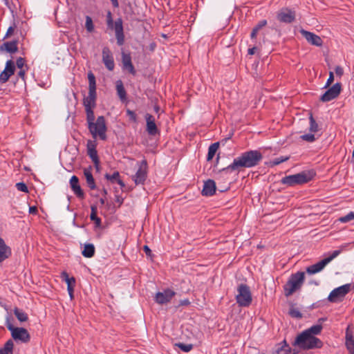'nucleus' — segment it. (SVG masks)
I'll return each mask as SVG.
<instances>
[{
	"instance_id": "f257e3e1",
	"label": "nucleus",
	"mask_w": 354,
	"mask_h": 354,
	"mask_svg": "<svg viewBox=\"0 0 354 354\" xmlns=\"http://www.w3.org/2000/svg\"><path fill=\"white\" fill-rule=\"evenodd\" d=\"M263 156L259 151L250 150L241 153L234 158L232 163L223 169V171H240L241 168H250L259 164Z\"/></svg>"
},
{
	"instance_id": "f03ea898",
	"label": "nucleus",
	"mask_w": 354,
	"mask_h": 354,
	"mask_svg": "<svg viewBox=\"0 0 354 354\" xmlns=\"http://www.w3.org/2000/svg\"><path fill=\"white\" fill-rule=\"evenodd\" d=\"M88 93L83 99V104L85 108L86 116L92 117L94 114L93 109L96 106L97 93L95 77L92 72L88 73Z\"/></svg>"
},
{
	"instance_id": "7ed1b4c3",
	"label": "nucleus",
	"mask_w": 354,
	"mask_h": 354,
	"mask_svg": "<svg viewBox=\"0 0 354 354\" xmlns=\"http://www.w3.org/2000/svg\"><path fill=\"white\" fill-rule=\"evenodd\" d=\"M88 129L93 138L99 137L100 139L105 140L106 139L107 127L104 116H98L95 122V115L92 117L86 116Z\"/></svg>"
},
{
	"instance_id": "20e7f679",
	"label": "nucleus",
	"mask_w": 354,
	"mask_h": 354,
	"mask_svg": "<svg viewBox=\"0 0 354 354\" xmlns=\"http://www.w3.org/2000/svg\"><path fill=\"white\" fill-rule=\"evenodd\" d=\"M294 345L303 350H309L321 348L323 344L319 338L303 331L296 337Z\"/></svg>"
},
{
	"instance_id": "39448f33",
	"label": "nucleus",
	"mask_w": 354,
	"mask_h": 354,
	"mask_svg": "<svg viewBox=\"0 0 354 354\" xmlns=\"http://www.w3.org/2000/svg\"><path fill=\"white\" fill-rule=\"evenodd\" d=\"M314 175L315 173L312 171H304L294 175L283 177L281 180V183L290 187L302 185L311 180Z\"/></svg>"
},
{
	"instance_id": "423d86ee",
	"label": "nucleus",
	"mask_w": 354,
	"mask_h": 354,
	"mask_svg": "<svg viewBox=\"0 0 354 354\" xmlns=\"http://www.w3.org/2000/svg\"><path fill=\"white\" fill-rule=\"evenodd\" d=\"M106 24L109 29L115 31V35L118 46H122L124 43L125 37L123 28V21L122 18H118L114 22L113 21L112 14L108 11L106 14Z\"/></svg>"
},
{
	"instance_id": "0eeeda50",
	"label": "nucleus",
	"mask_w": 354,
	"mask_h": 354,
	"mask_svg": "<svg viewBox=\"0 0 354 354\" xmlns=\"http://www.w3.org/2000/svg\"><path fill=\"white\" fill-rule=\"evenodd\" d=\"M305 279L304 272H297L292 274L283 286L284 295L286 297L292 295L295 291L299 290Z\"/></svg>"
},
{
	"instance_id": "6e6552de",
	"label": "nucleus",
	"mask_w": 354,
	"mask_h": 354,
	"mask_svg": "<svg viewBox=\"0 0 354 354\" xmlns=\"http://www.w3.org/2000/svg\"><path fill=\"white\" fill-rule=\"evenodd\" d=\"M237 292L238 294L236 296L237 304L243 307L249 306L252 300L249 286L241 283L238 286Z\"/></svg>"
},
{
	"instance_id": "1a4fd4ad",
	"label": "nucleus",
	"mask_w": 354,
	"mask_h": 354,
	"mask_svg": "<svg viewBox=\"0 0 354 354\" xmlns=\"http://www.w3.org/2000/svg\"><path fill=\"white\" fill-rule=\"evenodd\" d=\"M351 290V284L347 283L333 290L328 297V300L335 303L343 300L344 297Z\"/></svg>"
},
{
	"instance_id": "9d476101",
	"label": "nucleus",
	"mask_w": 354,
	"mask_h": 354,
	"mask_svg": "<svg viewBox=\"0 0 354 354\" xmlns=\"http://www.w3.org/2000/svg\"><path fill=\"white\" fill-rule=\"evenodd\" d=\"M147 162L145 159L138 163V169L132 176L133 180L136 185H143L147 177Z\"/></svg>"
},
{
	"instance_id": "9b49d317",
	"label": "nucleus",
	"mask_w": 354,
	"mask_h": 354,
	"mask_svg": "<svg viewBox=\"0 0 354 354\" xmlns=\"http://www.w3.org/2000/svg\"><path fill=\"white\" fill-rule=\"evenodd\" d=\"M342 91V84L337 82L329 88L320 97V100L326 102L335 99Z\"/></svg>"
},
{
	"instance_id": "f8f14e48",
	"label": "nucleus",
	"mask_w": 354,
	"mask_h": 354,
	"mask_svg": "<svg viewBox=\"0 0 354 354\" xmlns=\"http://www.w3.org/2000/svg\"><path fill=\"white\" fill-rule=\"evenodd\" d=\"M295 10L283 8L278 12L277 18L280 22L290 24L295 20Z\"/></svg>"
},
{
	"instance_id": "ddd939ff",
	"label": "nucleus",
	"mask_w": 354,
	"mask_h": 354,
	"mask_svg": "<svg viewBox=\"0 0 354 354\" xmlns=\"http://www.w3.org/2000/svg\"><path fill=\"white\" fill-rule=\"evenodd\" d=\"M12 320H13L12 318ZM6 326L10 331L13 339L22 341V327H15L10 316L6 317Z\"/></svg>"
},
{
	"instance_id": "4468645a",
	"label": "nucleus",
	"mask_w": 354,
	"mask_h": 354,
	"mask_svg": "<svg viewBox=\"0 0 354 354\" xmlns=\"http://www.w3.org/2000/svg\"><path fill=\"white\" fill-rule=\"evenodd\" d=\"M300 33L306 39V41L312 45L321 46L323 44L322 38L313 32L301 29L300 30Z\"/></svg>"
},
{
	"instance_id": "2eb2a0df",
	"label": "nucleus",
	"mask_w": 354,
	"mask_h": 354,
	"mask_svg": "<svg viewBox=\"0 0 354 354\" xmlns=\"http://www.w3.org/2000/svg\"><path fill=\"white\" fill-rule=\"evenodd\" d=\"M102 62L108 70H113L115 66L114 59L112 53L108 47H104L102 49Z\"/></svg>"
},
{
	"instance_id": "dca6fc26",
	"label": "nucleus",
	"mask_w": 354,
	"mask_h": 354,
	"mask_svg": "<svg viewBox=\"0 0 354 354\" xmlns=\"http://www.w3.org/2000/svg\"><path fill=\"white\" fill-rule=\"evenodd\" d=\"M15 70L14 62L12 60L7 61L5 69L0 74V82L1 83L6 82L10 77L14 74Z\"/></svg>"
},
{
	"instance_id": "f3484780",
	"label": "nucleus",
	"mask_w": 354,
	"mask_h": 354,
	"mask_svg": "<svg viewBox=\"0 0 354 354\" xmlns=\"http://www.w3.org/2000/svg\"><path fill=\"white\" fill-rule=\"evenodd\" d=\"M174 295V291L170 289H167L163 292H158L156 293L155 300L158 304H163L169 302Z\"/></svg>"
},
{
	"instance_id": "a211bd4d",
	"label": "nucleus",
	"mask_w": 354,
	"mask_h": 354,
	"mask_svg": "<svg viewBox=\"0 0 354 354\" xmlns=\"http://www.w3.org/2000/svg\"><path fill=\"white\" fill-rule=\"evenodd\" d=\"M145 118L147 122L146 130L147 133L151 136H155L158 133V129L156 124L154 117L149 113H147Z\"/></svg>"
},
{
	"instance_id": "6ab92c4d",
	"label": "nucleus",
	"mask_w": 354,
	"mask_h": 354,
	"mask_svg": "<svg viewBox=\"0 0 354 354\" xmlns=\"http://www.w3.org/2000/svg\"><path fill=\"white\" fill-rule=\"evenodd\" d=\"M122 62L123 65V68L124 69L128 70V71L132 74L133 75H135L136 73V71L134 68V66L131 62V57L129 53H122Z\"/></svg>"
},
{
	"instance_id": "aec40b11",
	"label": "nucleus",
	"mask_w": 354,
	"mask_h": 354,
	"mask_svg": "<svg viewBox=\"0 0 354 354\" xmlns=\"http://www.w3.org/2000/svg\"><path fill=\"white\" fill-rule=\"evenodd\" d=\"M92 170L93 167L91 166H89L86 168H84L83 170L84 176L86 178V182L88 185V187L91 189L94 190L96 189V184L95 179L92 174Z\"/></svg>"
},
{
	"instance_id": "412c9836",
	"label": "nucleus",
	"mask_w": 354,
	"mask_h": 354,
	"mask_svg": "<svg viewBox=\"0 0 354 354\" xmlns=\"http://www.w3.org/2000/svg\"><path fill=\"white\" fill-rule=\"evenodd\" d=\"M216 187L215 182L209 179L204 183L202 194L206 196H211L215 194Z\"/></svg>"
},
{
	"instance_id": "4be33fe9",
	"label": "nucleus",
	"mask_w": 354,
	"mask_h": 354,
	"mask_svg": "<svg viewBox=\"0 0 354 354\" xmlns=\"http://www.w3.org/2000/svg\"><path fill=\"white\" fill-rule=\"evenodd\" d=\"M61 277L65 281V282L67 283V290H68V294L70 295V297L71 299H73V298L74 287L75 285V279L74 277H69V276L66 272H62Z\"/></svg>"
},
{
	"instance_id": "5701e85b",
	"label": "nucleus",
	"mask_w": 354,
	"mask_h": 354,
	"mask_svg": "<svg viewBox=\"0 0 354 354\" xmlns=\"http://www.w3.org/2000/svg\"><path fill=\"white\" fill-rule=\"evenodd\" d=\"M87 154L92 160L94 164L97 163V160H99L98 156H97V151L96 150V145L94 143V142H92L91 140H88L87 142Z\"/></svg>"
},
{
	"instance_id": "b1692460",
	"label": "nucleus",
	"mask_w": 354,
	"mask_h": 354,
	"mask_svg": "<svg viewBox=\"0 0 354 354\" xmlns=\"http://www.w3.org/2000/svg\"><path fill=\"white\" fill-rule=\"evenodd\" d=\"M327 264L328 263H326V260L324 259L322 261L317 262V263L307 267L306 272L310 274H316L322 271Z\"/></svg>"
},
{
	"instance_id": "393cba45",
	"label": "nucleus",
	"mask_w": 354,
	"mask_h": 354,
	"mask_svg": "<svg viewBox=\"0 0 354 354\" xmlns=\"http://www.w3.org/2000/svg\"><path fill=\"white\" fill-rule=\"evenodd\" d=\"M0 50L10 53H15L18 50L17 41H11L4 42L1 46H0Z\"/></svg>"
},
{
	"instance_id": "a878e982",
	"label": "nucleus",
	"mask_w": 354,
	"mask_h": 354,
	"mask_svg": "<svg viewBox=\"0 0 354 354\" xmlns=\"http://www.w3.org/2000/svg\"><path fill=\"white\" fill-rule=\"evenodd\" d=\"M10 250L6 245L3 239L0 237V262H2L10 255Z\"/></svg>"
},
{
	"instance_id": "bb28decb",
	"label": "nucleus",
	"mask_w": 354,
	"mask_h": 354,
	"mask_svg": "<svg viewBox=\"0 0 354 354\" xmlns=\"http://www.w3.org/2000/svg\"><path fill=\"white\" fill-rule=\"evenodd\" d=\"M346 346L351 354H354V337L347 328L346 332Z\"/></svg>"
},
{
	"instance_id": "cd10ccee",
	"label": "nucleus",
	"mask_w": 354,
	"mask_h": 354,
	"mask_svg": "<svg viewBox=\"0 0 354 354\" xmlns=\"http://www.w3.org/2000/svg\"><path fill=\"white\" fill-rule=\"evenodd\" d=\"M104 177L111 183L116 182L121 186V187H124L125 186L124 182L120 179V173L118 171H115L113 174H106Z\"/></svg>"
},
{
	"instance_id": "c85d7f7f",
	"label": "nucleus",
	"mask_w": 354,
	"mask_h": 354,
	"mask_svg": "<svg viewBox=\"0 0 354 354\" xmlns=\"http://www.w3.org/2000/svg\"><path fill=\"white\" fill-rule=\"evenodd\" d=\"M116 91L118 97L122 101H125L127 100V93L124 89L123 83L122 80H118L116 82Z\"/></svg>"
},
{
	"instance_id": "c756f323",
	"label": "nucleus",
	"mask_w": 354,
	"mask_h": 354,
	"mask_svg": "<svg viewBox=\"0 0 354 354\" xmlns=\"http://www.w3.org/2000/svg\"><path fill=\"white\" fill-rule=\"evenodd\" d=\"M82 255L86 258H91L95 254V247L92 243L84 245V250L82 252Z\"/></svg>"
},
{
	"instance_id": "7c9ffc66",
	"label": "nucleus",
	"mask_w": 354,
	"mask_h": 354,
	"mask_svg": "<svg viewBox=\"0 0 354 354\" xmlns=\"http://www.w3.org/2000/svg\"><path fill=\"white\" fill-rule=\"evenodd\" d=\"M14 348V342L12 339H8L3 347L0 348V354H12Z\"/></svg>"
},
{
	"instance_id": "2f4dec72",
	"label": "nucleus",
	"mask_w": 354,
	"mask_h": 354,
	"mask_svg": "<svg viewBox=\"0 0 354 354\" xmlns=\"http://www.w3.org/2000/svg\"><path fill=\"white\" fill-rule=\"evenodd\" d=\"M218 147H219V142H214L209 147L207 156V160L208 161L211 160L214 158Z\"/></svg>"
},
{
	"instance_id": "473e14b6",
	"label": "nucleus",
	"mask_w": 354,
	"mask_h": 354,
	"mask_svg": "<svg viewBox=\"0 0 354 354\" xmlns=\"http://www.w3.org/2000/svg\"><path fill=\"white\" fill-rule=\"evenodd\" d=\"M322 329V326L321 324H317L311 326L310 328L305 330L304 332H306L310 335H319Z\"/></svg>"
},
{
	"instance_id": "72a5a7b5",
	"label": "nucleus",
	"mask_w": 354,
	"mask_h": 354,
	"mask_svg": "<svg viewBox=\"0 0 354 354\" xmlns=\"http://www.w3.org/2000/svg\"><path fill=\"white\" fill-rule=\"evenodd\" d=\"M91 220L93 221L97 226H100L101 224V219L97 216V207L95 206H91Z\"/></svg>"
},
{
	"instance_id": "f704fd0d",
	"label": "nucleus",
	"mask_w": 354,
	"mask_h": 354,
	"mask_svg": "<svg viewBox=\"0 0 354 354\" xmlns=\"http://www.w3.org/2000/svg\"><path fill=\"white\" fill-rule=\"evenodd\" d=\"M309 120H310V127H309L310 131L313 132V133L317 132L319 131V127L312 114L310 115Z\"/></svg>"
},
{
	"instance_id": "c9c22d12",
	"label": "nucleus",
	"mask_w": 354,
	"mask_h": 354,
	"mask_svg": "<svg viewBox=\"0 0 354 354\" xmlns=\"http://www.w3.org/2000/svg\"><path fill=\"white\" fill-rule=\"evenodd\" d=\"M71 189L77 198L81 199H83L84 198V193L82 189L80 184L77 186H74L73 187L71 188Z\"/></svg>"
},
{
	"instance_id": "e433bc0d",
	"label": "nucleus",
	"mask_w": 354,
	"mask_h": 354,
	"mask_svg": "<svg viewBox=\"0 0 354 354\" xmlns=\"http://www.w3.org/2000/svg\"><path fill=\"white\" fill-rule=\"evenodd\" d=\"M289 159V157L288 156H286V157H283V156H281V157H278V158H276L274 159H273L272 160H271L270 162V164L272 167L273 166H276V165H278L286 160H288Z\"/></svg>"
},
{
	"instance_id": "4c0bfd02",
	"label": "nucleus",
	"mask_w": 354,
	"mask_h": 354,
	"mask_svg": "<svg viewBox=\"0 0 354 354\" xmlns=\"http://www.w3.org/2000/svg\"><path fill=\"white\" fill-rule=\"evenodd\" d=\"M290 352V348L288 344H286V342L284 341V345L280 346L277 349V354H289Z\"/></svg>"
},
{
	"instance_id": "58836bf2",
	"label": "nucleus",
	"mask_w": 354,
	"mask_h": 354,
	"mask_svg": "<svg viewBox=\"0 0 354 354\" xmlns=\"http://www.w3.org/2000/svg\"><path fill=\"white\" fill-rule=\"evenodd\" d=\"M354 219V212H350L346 215L339 218L341 223H347Z\"/></svg>"
},
{
	"instance_id": "ea45409f",
	"label": "nucleus",
	"mask_w": 354,
	"mask_h": 354,
	"mask_svg": "<svg viewBox=\"0 0 354 354\" xmlns=\"http://www.w3.org/2000/svg\"><path fill=\"white\" fill-rule=\"evenodd\" d=\"M289 314L292 317H294V318L299 319V318L302 317V314L300 313L299 309L294 308V307H291L290 308Z\"/></svg>"
},
{
	"instance_id": "a19ab883",
	"label": "nucleus",
	"mask_w": 354,
	"mask_h": 354,
	"mask_svg": "<svg viewBox=\"0 0 354 354\" xmlns=\"http://www.w3.org/2000/svg\"><path fill=\"white\" fill-rule=\"evenodd\" d=\"M85 26H86V30L90 32H92L94 29L92 19L88 16H87L86 17Z\"/></svg>"
},
{
	"instance_id": "79ce46f5",
	"label": "nucleus",
	"mask_w": 354,
	"mask_h": 354,
	"mask_svg": "<svg viewBox=\"0 0 354 354\" xmlns=\"http://www.w3.org/2000/svg\"><path fill=\"white\" fill-rule=\"evenodd\" d=\"M176 346L180 348L184 352H189L192 349V344H185L183 343H178L176 344Z\"/></svg>"
},
{
	"instance_id": "37998d69",
	"label": "nucleus",
	"mask_w": 354,
	"mask_h": 354,
	"mask_svg": "<svg viewBox=\"0 0 354 354\" xmlns=\"http://www.w3.org/2000/svg\"><path fill=\"white\" fill-rule=\"evenodd\" d=\"M301 138L303 140L310 142H312L315 140V135L313 133H307V134L302 135L301 136Z\"/></svg>"
},
{
	"instance_id": "c03bdc74",
	"label": "nucleus",
	"mask_w": 354,
	"mask_h": 354,
	"mask_svg": "<svg viewBox=\"0 0 354 354\" xmlns=\"http://www.w3.org/2000/svg\"><path fill=\"white\" fill-rule=\"evenodd\" d=\"M16 64H17L18 68L19 69V71L17 73V75L19 77H22V75H23V73H22V57H19L17 59Z\"/></svg>"
},
{
	"instance_id": "a18cd8bd",
	"label": "nucleus",
	"mask_w": 354,
	"mask_h": 354,
	"mask_svg": "<svg viewBox=\"0 0 354 354\" xmlns=\"http://www.w3.org/2000/svg\"><path fill=\"white\" fill-rule=\"evenodd\" d=\"M340 253V251L339 250H335L333 252L332 254L327 257V258H325L324 259L326 260V263H330L333 259H335V257H337L339 254Z\"/></svg>"
},
{
	"instance_id": "49530a36",
	"label": "nucleus",
	"mask_w": 354,
	"mask_h": 354,
	"mask_svg": "<svg viewBox=\"0 0 354 354\" xmlns=\"http://www.w3.org/2000/svg\"><path fill=\"white\" fill-rule=\"evenodd\" d=\"M78 185H79V179H78V178L76 176H73L71 178V180H70L71 187L72 188L74 186H77Z\"/></svg>"
},
{
	"instance_id": "de8ad7c7",
	"label": "nucleus",
	"mask_w": 354,
	"mask_h": 354,
	"mask_svg": "<svg viewBox=\"0 0 354 354\" xmlns=\"http://www.w3.org/2000/svg\"><path fill=\"white\" fill-rule=\"evenodd\" d=\"M334 81V74L333 72L330 71L329 72V77L326 81L325 88L328 87Z\"/></svg>"
},
{
	"instance_id": "09e8293b",
	"label": "nucleus",
	"mask_w": 354,
	"mask_h": 354,
	"mask_svg": "<svg viewBox=\"0 0 354 354\" xmlns=\"http://www.w3.org/2000/svg\"><path fill=\"white\" fill-rule=\"evenodd\" d=\"M266 24H267L266 20H261L254 28H255L258 31H259L262 28L266 26Z\"/></svg>"
},
{
	"instance_id": "8fccbe9b",
	"label": "nucleus",
	"mask_w": 354,
	"mask_h": 354,
	"mask_svg": "<svg viewBox=\"0 0 354 354\" xmlns=\"http://www.w3.org/2000/svg\"><path fill=\"white\" fill-rule=\"evenodd\" d=\"M335 73L337 76L339 77H342L344 74V70L343 68L339 66H337L335 68Z\"/></svg>"
},
{
	"instance_id": "3c124183",
	"label": "nucleus",
	"mask_w": 354,
	"mask_h": 354,
	"mask_svg": "<svg viewBox=\"0 0 354 354\" xmlns=\"http://www.w3.org/2000/svg\"><path fill=\"white\" fill-rule=\"evenodd\" d=\"M127 114L129 116L131 120L134 122L136 121V115L133 111L128 109L127 111Z\"/></svg>"
},
{
	"instance_id": "603ef678",
	"label": "nucleus",
	"mask_w": 354,
	"mask_h": 354,
	"mask_svg": "<svg viewBox=\"0 0 354 354\" xmlns=\"http://www.w3.org/2000/svg\"><path fill=\"white\" fill-rule=\"evenodd\" d=\"M30 335L27 330L24 328V342H27L30 340Z\"/></svg>"
},
{
	"instance_id": "864d4df0",
	"label": "nucleus",
	"mask_w": 354,
	"mask_h": 354,
	"mask_svg": "<svg viewBox=\"0 0 354 354\" xmlns=\"http://www.w3.org/2000/svg\"><path fill=\"white\" fill-rule=\"evenodd\" d=\"M15 314L19 322H22V313L20 312L17 308L15 309Z\"/></svg>"
},
{
	"instance_id": "5fc2aeb1",
	"label": "nucleus",
	"mask_w": 354,
	"mask_h": 354,
	"mask_svg": "<svg viewBox=\"0 0 354 354\" xmlns=\"http://www.w3.org/2000/svg\"><path fill=\"white\" fill-rule=\"evenodd\" d=\"M29 213L35 215L37 213V207L36 206H31L29 207Z\"/></svg>"
},
{
	"instance_id": "6e6d98bb",
	"label": "nucleus",
	"mask_w": 354,
	"mask_h": 354,
	"mask_svg": "<svg viewBox=\"0 0 354 354\" xmlns=\"http://www.w3.org/2000/svg\"><path fill=\"white\" fill-rule=\"evenodd\" d=\"M143 250L145 251V254L147 256H151V250H150V248L147 245H144Z\"/></svg>"
},
{
	"instance_id": "4d7b16f0",
	"label": "nucleus",
	"mask_w": 354,
	"mask_h": 354,
	"mask_svg": "<svg viewBox=\"0 0 354 354\" xmlns=\"http://www.w3.org/2000/svg\"><path fill=\"white\" fill-rule=\"evenodd\" d=\"M258 32L259 31L255 28H254L252 29L251 35H250L251 38L252 39H255L257 37Z\"/></svg>"
},
{
	"instance_id": "13d9d810",
	"label": "nucleus",
	"mask_w": 354,
	"mask_h": 354,
	"mask_svg": "<svg viewBox=\"0 0 354 354\" xmlns=\"http://www.w3.org/2000/svg\"><path fill=\"white\" fill-rule=\"evenodd\" d=\"M257 50V48L256 47H253V48H249L248 50V53L249 55H254L255 53Z\"/></svg>"
},
{
	"instance_id": "bf43d9fd",
	"label": "nucleus",
	"mask_w": 354,
	"mask_h": 354,
	"mask_svg": "<svg viewBox=\"0 0 354 354\" xmlns=\"http://www.w3.org/2000/svg\"><path fill=\"white\" fill-rule=\"evenodd\" d=\"M13 31H14L13 28H12V27H11V26H10V27H9V28H8V30H7V32H6V34L5 37H8L10 35H11V34L13 32Z\"/></svg>"
},
{
	"instance_id": "052dcab7",
	"label": "nucleus",
	"mask_w": 354,
	"mask_h": 354,
	"mask_svg": "<svg viewBox=\"0 0 354 354\" xmlns=\"http://www.w3.org/2000/svg\"><path fill=\"white\" fill-rule=\"evenodd\" d=\"M16 187L17 188V189L20 192H22V188H23V186H22V182H19L16 184Z\"/></svg>"
},
{
	"instance_id": "680f3d73",
	"label": "nucleus",
	"mask_w": 354,
	"mask_h": 354,
	"mask_svg": "<svg viewBox=\"0 0 354 354\" xmlns=\"http://www.w3.org/2000/svg\"><path fill=\"white\" fill-rule=\"evenodd\" d=\"M114 8H118L119 3L118 0H110Z\"/></svg>"
},
{
	"instance_id": "e2e57ef3",
	"label": "nucleus",
	"mask_w": 354,
	"mask_h": 354,
	"mask_svg": "<svg viewBox=\"0 0 354 354\" xmlns=\"http://www.w3.org/2000/svg\"><path fill=\"white\" fill-rule=\"evenodd\" d=\"M94 166H95V167L96 169V171H100V160H97V165L94 164Z\"/></svg>"
},
{
	"instance_id": "0e129e2a",
	"label": "nucleus",
	"mask_w": 354,
	"mask_h": 354,
	"mask_svg": "<svg viewBox=\"0 0 354 354\" xmlns=\"http://www.w3.org/2000/svg\"><path fill=\"white\" fill-rule=\"evenodd\" d=\"M159 110H160V107H159L158 105H156V106H154V111H155L156 113H158V112L159 111Z\"/></svg>"
},
{
	"instance_id": "69168bd1",
	"label": "nucleus",
	"mask_w": 354,
	"mask_h": 354,
	"mask_svg": "<svg viewBox=\"0 0 354 354\" xmlns=\"http://www.w3.org/2000/svg\"><path fill=\"white\" fill-rule=\"evenodd\" d=\"M28 187L24 183V192H28Z\"/></svg>"
},
{
	"instance_id": "338daca9",
	"label": "nucleus",
	"mask_w": 354,
	"mask_h": 354,
	"mask_svg": "<svg viewBox=\"0 0 354 354\" xmlns=\"http://www.w3.org/2000/svg\"><path fill=\"white\" fill-rule=\"evenodd\" d=\"M100 203H101L102 205H104V203H105V200H104V198H100Z\"/></svg>"
},
{
	"instance_id": "774afa93",
	"label": "nucleus",
	"mask_w": 354,
	"mask_h": 354,
	"mask_svg": "<svg viewBox=\"0 0 354 354\" xmlns=\"http://www.w3.org/2000/svg\"><path fill=\"white\" fill-rule=\"evenodd\" d=\"M28 319V315L24 313V322Z\"/></svg>"
}]
</instances>
